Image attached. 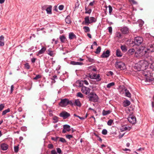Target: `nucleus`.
<instances>
[{"label": "nucleus", "instance_id": "f257e3e1", "mask_svg": "<svg viewBox=\"0 0 154 154\" xmlns=\"http://www.w3.org/2000/svg\"><path fill=\"white\" fill-rule=\"evenodd\" d=\"M68 105L72 106H73V101L72 100H69L67 98H64L61 99L59 103V105L62 107H65Z\"/></svg>", "mask_w": 154, "mask_h": 154}, {"label": "nucleus", "instance_id": "f03ea898", "mask_svg": "<svg viewBox=\"0 0 154 154\" xmlns=\"http://www.w3.org/2000/svg\"><path fill=\"white\" fill-rule=\"evenodd\" d=\"M148 39L149 41L147 44V50L149 51V52H154V44H150L152 43V41L154 39V37L149 35V36Z\"/></svg>", "mask_w": 154, "mask_h": 154}, {"label": "nucleus", "instance_id": "7ed1b4c3", "mask_svg": "<svg viewBox=\"0 0 154 154\" xmlns=\"http://www.w3.org/2000/svg\"><path fill=\"white\" fill-rule=\"evenodd\" d=\"M87 97L89 99V101L94 102H97L99 99L97 95L94 92L90 93Z\"/></svg>", "mask_w": 154, "mask_h": 154}, {"label": "nucleus", "instance_id": "20e7f679", "mask_svg": "<svg viewBox=\"0 0 154 154\" xmlns=\"http://www.w3.org/2000/svg\"><path fill=\"white\" fill-rule=\"evenodd\" d=\"M84 19L85 24L87 25L93 23H95L97 21V19L94 17H89V16H86L85 18Z\"/></svg>", "mask_w": 154, "mask_h": 154}, {"label": "nucleus", "instance_id": "39448f33", "mask_svg": "<svg viewBox=\"0 0 154 154\" xmlns=\"http://www.w3.org/2000/svg\"><path fill=\"white\" fill-rule=\"evenodd\" d=\"M116 67L117 69L121 70L124 69L126 68L125 64L122 62H117L115 64Z\"/></svg>", "mask_w": 154, "mask_h": 154}, {"label": "nucleus", "instance_id": "423d86ee", "mask_svg": "<svg viewBox=\"0 0 154 154\" xmlns=\"http://www.w3.org/2000/svg\"><path fill=\"white\" fill-rule=\"evenodd\" d=\"M134 40L135 44L137 46H139L142 43L143 39L142 37L138 36L135 37Z\"/></svg>", "mask_w": 154, "mask_h": 154}, {"label": "nucleus", "instance_id": "0eeeda50", "mask_svg": "<svg viewBox=\"0 0 154 154\" xmlns=\"http://www.w3.org/2000/svg\"><path fill=\"white\" fill-rule=\"evenodd\" d=\"M70 116V114L69 113L65 111H62L59 114V116L60 117L63 118V119L67 118Z\"/></svg>", "mask_w": 154, "mask_h": 154}, {"label": "nucleus", "instance_id": "6e6552de", "mask_svg": "<svg viewBox=\"0 0 154 154\" xmlns=\"http://www.w3.org/2000/svg\"><path fill=\"white\" fill-rule=\"evenodd\" d=\"M122 90H124L125 91V96L126 97L131 98V94L129 91V90H127V88L124 86L122 87H121Z\"/></svg>", "mask_w": 154, "mask_h": 154}, {"label": "nucleus", "instance_id": "1a4fd4ad", "mask_svg": "<svg viewBox=\"0 0 154 154\" xmlns=\"http://www.w3.org/2000/svg\"><path fill=\"white\" fill-rule=\"evenodd\" d=\"M139 65L143 67H146L148 66L149 64L148 62L145 60H140L139 62Z\"/></svg>", "mask_w": 154, "mask_h": 154}, {"label": "nucleus", "instance_id": "9d476101", "mask_svg": "<svg viewBox=\"0 0 154 154\" xmlns=\"http://www.w3.org/2000/svg\"><path fill=\"white\" fill-rule=\"evenodd\" d=\"M128 121L131 124H134L136 122V118L135 116L132 115H130L127 118Z\"/></svg>", "mask_w": 154, "mask_h": 154}, {"label": "nucleus", "instance_id": "9b49d317", "mask_svg": "<svg viewBox=\"0 0 154 154\" xmlns=\"http://www.w3.org/2000/svg\"><path fill=\"white\" fill-rule=\"evenodd\" d=\"M90 88L85 86H82L81 88L82 92L86 95H88L90 93Z\"/></svg>", "mask_w": 154, "mask_h": 154}, {"label": "nucleus", "instance_id": "f8f14e48", "mask_svg": "<svg viewBox=\"0 0 154 154\" xmlns=\"http://www.w3.org/2000/svg\"><path fill=\"white\" fill-rule=\"evenodd\" d=\"M71 130L70 126L68 125H63V129L62 132L63 133H66L67 131L69 132Z\"/></svg>", "mask_w": 154, "mask_h": 154}, {"label": "nucleus", "instance_id": "ddd939ff", "mask_svg": "<svg viewBox=\"0 0 154 154\" xmlns=\"http://www.w3.org/2000/svg\"><path fill=\"white\" fill-rule=\"evenodd\" d=\"M121 31L122 34H128L130 30L129 28L127 26H124L121 29Z\"/></svg>", "mask_w": 154, "mask_h": 154}, {"label": "nucleus", "instance_id": "4468645a", "mask_svg": "<svg viewBox=\"0 0 154 154\" xmlns=\"http://www.w3.org/2000/svg\"><path fill=\"white\" fill-rule=\"evenodd\" d=\"M9 146L7 144L2 143H0V149L3 151L7 150Z\"/></svg>", "mask_w": 154, "mask_h": 154}, {"label": "nucleus", "instance_id": "2eb2a0df", "mask_svg": "<svg viewBox=\"0 0 154 154\" xmlns=\"http://www.w3.org/2000/svg\"><path fill=\"white\" fill-rule=\"evenodd\" d=\"M110 51L109 50H107L106 51H104L101 55L102 58H107L110 55Z\"/></svg>", "mask_w": 154, "mask_h": 154}, {"label": "nucleus", "instance_id": "dca6fc26", "mask_svg": "<svg viewBox=\"0 0 154 154\" xmlns=\"http://www.w3.org/2000/svg\"><path fill=\"white\" fill-rule=\"evenodd\" d=\"M67 62L68 63L73 65H79L81 66L84 64V63L82 62H75L73 61H69Z\"/></svg>", "mask_w": 154, "mask_h": 154}, {"label": "nucleus", "instance_id": "f3484780", "mask_svg": "<svg viewBox=\"0 0 154 154\" xmlns=\"http://www.w3.org/2000/svg\"><path fill=\"white\" fill-rule=\"evenodd\" d=\"M46 48L44 46H42V48L36 54L38 56H39L40 54H43L46 51Z\"/></svg>", "mask_w": 154, "mask_h": 154}, {"label": "nucleus", "instance_id": "a211bd4d", "mask_svg": "<svg viewBox=\"0 0 154 154\" xmlns=\"http://www.w3.org/2000/svg\"><path fill=\"white\" fill-rule=\"evenodd\" d=\"M46 53L52 57H54L55 54L54 51H51L49 49L46 51Z\"/></svg>", "mask_w": 154, "mask_h": 154}, {"label": "nucleus", "instance_id": "6ab92c4d", "mask_svg": "<svg viewBox=\"0 0 154 154\" xmlns=\"http://www.w3.org/2000/svg\"><path fill=\"white\" fill-rule=\"evenodd\" d=\"M69 38L70 40H72L74 38L76 39V36L73 32H70L69 34Z\"/></svg>", "mask_w": 154, "mask_h": 154}, {"label": "nucleus", "instance_id": "aec40b11", "mask_svg": "<svg viewBox=\"0 0 154 154\" xmlns=\"http://www.w3.org/2000/svg\"><path fill=\"white\" fill-rule=\"evenodd\" d=\"M52 6L51 5H48L46 11L47 13L48 14H52Z\"/></svg>", "mask_w": 154, "mask_h": 154}, {"label": "nucleus", "instance_id": "412c9836", "mask_svg": "<svg viewBox=\"0 0 154 154\" xmlns=\"http://www.w3.org/2000/svg\"><path fill=\"white\" fill-rule=\"evenodd\" d=\"M131 104V102L128 100H124L123 103V105L124 107H126L129 106Z\"/></svg>", "mask_w": 154, "mask_h": 154}, {"label": "nucleus", "instance_id": "4be33fe9", "mask_svg": "<svg viewBox=\"0 0 154 154\" xmlns=\"http://www.w3.org/2000/svg\"><path fill=\"white\" fill-rule=\"evenodd\" d=\"M73 103V105L79 107H81L82 105L79 99L75 100L74 103Z\"/></svg>", "mask_w": 154, "mask_h": 154}, {"label": "nucleus", "instance_id": "5701e85b", "mask_svg": "<svg viewBox=\"0 0 154 154\" xmlns=\"http://www.w3.org/2000/svg\"><path fill=\"white\" fill-rule=\"evenodd\" d=\"M65 21L66 23L70 24L71 22V18L69 15H68L66 18Z\"/></svg>", "mask_w": 154, "mask_h": 154}, {"label": "nucleus", "instance_id": "b1692460", "mask_svg": "<svg viewBox=\"0 0 154 154\" xmlns=\"http://www.w3.org/2000/svg\"><path fill=\"white\" fill-rule=\"evenodd\" d=\"M131 129V128L129 126H124L121 129L122 131H123L126 130L129 131Z\"/></svg>", "mask_w": 154, "mask_h": 154}, {"label": "nucleus", "instance_id": "393cba45", "mask_svg": "<svg viewBox=\"0 0 154 154\" xmlns=\"http://www.w3.org/2000/svg\"><path fill=\"white\" fill-rule=\"evenodd\" d=\"M59 38L61 42L64 43L65 42L66 38L64 35H62L60 36Z\"/></svg>", "mask_w": 154, "mask_h": 154}, {"label": "nucleus", "instance_id": "a878e982", "mask_svg": "<svg viewBox=\"0 0 154 154\" xmlns=\"http://www.w3.org/2000/svg\"><path fill=\"white\" fill-rule=\"evenodd\" d=\"M110 111L109 110L106 111L105 110H103L102 112V115L103 116H105L110 114Z\"/></svg>", "mask_w": 154, "mask_h": 154}, {"label": "nucleus", "instance_id": "bb28decb", "mask_svg": "<svg viewBox=\"0 0 154 154\" xmlns=\"http://www.w3.org/2000/svg\"><path fill=\"white\" fill-rule=\"evenodd\" d=\"M116 55L119 57H121L122 56V54L119 49H117L116 51Z\"/></svg>", "mask_w": 154, "mask_h": 154}, {"label": "nucleus", "instance_id": "cd10ccee", "mask_svg": "<svg viewBox=\"0 0 154 154\" xmlns=\"http://www.w3.org/2000/svg\"><path fill=\"white\" fill-rule=\"evenodd\" d=\"M135 50L134 48L130 49L128 51V54L129 55H132L134 53Z\"/></svg>", "mask_w": 154, "mask_h": 154}, {"label": "nucleus", "instance_id": "c85d7f7f", "mask_svg": "<svg viewBox=\"0 0 154 154\" xmlns=\"http://www.w3.org/2000/svg\"><path fill=\"white\" fill-rule=\"evenodd\" d=\"M10 110L9 108H8L7 109H6L3 111L2 113V116H4L8 112H10Z\"/></svg>", "mask_w": 154, "mask_h": 154}, {"label": "nucleus", "instance_id": "c756f323", "mask_svg": "<svg viewBox=\"0 0 154 154\" xmlns=\"http://www.w3.org/2000/svg\"><path fill=\"white\" fill-rule=\"evenodd\" d=\"M85 32H89L90 31L89 28L87 26H85L83 28Z\"/></svg>", "mask_w": 154, "mask_h": 154}, {"label": "nucleus", "instance_id": "7c9ffc66", "mask_svg": "<svg viewBox=\"0 0 154 154\" xmlns=\"http://www.w3.org/2000/svg\"><path fill=\"white\" fill-rule=\"evenodd\" d=\"M58 117L56 116H54L53 118V119L54 120L53 122L56 123L58 122Z\"/></svg>", "mask_w": 154, "mask_h": 154}, {"label": "nucleus", "instance_id": "2f4dec72", "mask_svg": "<svg viewBox=\"0 0 154 154\" xmlns=\"http://www.w3.org/2000/svg\"><path fill=\"white\" fill-rule=\"evenodd\" d=\"M121 48L122 51L124 52H125L127 51L126 47L125 45H121Z\"/></svg>", "mask_w": 154, "mask_h": 154}, {"label": "nucleus", "instance_id": "473e14b6", "mask_svg": "<svg viewBox=\"0 0 154 154\" xmlns=\"http://www.w3.org/2000/svg\"><path fill=\"white\" fill-rule=\"evenodd\" d=\"M115 85V83L112 82L107 84V88H110L111 87Z\"/></svg>", "mask_w": 154, "mask_h": 154}, {"label": "nucleus", "instance_id": "72a5a7b5", "mask_svg": "<svg viewBox=\"0 0 154 154\" xmlns=\"http://www.w3.org/2000/svg\"><path fill=\"white\" fill-rule=\"evenodd\" d=\"M25 68L27 69H30V66L29 64L27 63H26L24 64Z\"/></svg>", "mask_w": 154, "mask_h": 154}, {"label": "nucleus", "instance_id": "f704fd0d", "mask_svg": "<svg viewBox=\"0 0 154 154\" xmlns=\"http://www.w3.org/2000/svg\"><path fill=\"white\" fill-rule=\"evenodd\" d=\"M19 151V145L14 146V151L15 152L17 153Z\"/></svg>", "mask_w": 154, "mask_h": 154}, {"label": "nucleus", "instance_id": "c9c22d12", "mask_svg": "<svg viewBox=\"0 0 154 154\" xmlns=\"http://www.w3.org/2000/svg\"><path fill=\"white\" fill-rule=\"evenodd\" d=\"M113 75V72L111 71H109L107 72L106 74V75L108 76H112Z\"/></svg>", "mask_w": 154, "mask_h": 154}, {"label": "nucleus", "instance_id": "e433bc0d", "mask_svg": "<svg viewBox=\"0 0 154 154\" xmlns=\"http://www.w3.org/2000/svg\"><path fill=\"white\" fill-rule=\"evenodd\" d=\"M101 47L100 46L98 47L96 49V51L95 52L97 54H99L100 51H101Z\"/></svg>", "mask_w": 154, "mask_h": 154}, {"label": "nucleus", "instance_id": "4c0bfd02", "mask_svg": "<svg viewBox=\"0 0 154 154\" xmlns=\"http://www.w3.org/2000/svg\"><path fill=\"white\" fill-rule=\"evenodd\" d=\"M48 147L50 149H53L54 148V146L52 144H49L48 145Z\"/></svg>", "mask_w": 154, "mask_h": 154}, {"label": "nucleus", "instance_id": "58836bf2", "mask_svg": "<svg viewBox=\"0 0 154 154\" xmlns=\"http://www.w3.org/2000/svg\"><path fill=\"white\" fill-rule=\"evenodd\" d=\"M102 133L104 135H106L107 134V131L106 129H103L102 131Z\"/></svg>", "mask_w": 154, "mask_h": 154}, {"label": "nucleus", "instance_id": "ea45409f", "mask_svg": "<svg viewBox=\"0 0 154 154\" xmlns=\"http://www.w3.org/2000/svg\"><path fill=\"white\" fill-rule=\"evenodd\" d=\"M139 22V26L140 27H141L144 24V22L143 21L141 20H140Z\"/></svg>", "mask_w": 154, "mask_h": 154}, {"label": "nucleus", "instance_id": "a19ab883", "mask_svg": "<svg viewBox=\"0 0 154 154\" xmlns=\"http://www.w3.org/2000/svg\"><path fill=\"white\" fill-rule=\"evenodd\" d=\"M59 140L63 143H66V142L65 139L63 137H60Z\"/></svg>", "mask_w": 154, "mask_h": 154}, {"label": "nucleus", "instance_id": "79ce46f5", "mask_svg": "<svg viewBox=\"0 0 154 154\" xmlns=\"http://www.w3.org/2000/svg\"><path fill=\"white\" fill-rule=\"evenodd\" d=\"M77 96L81 98H82L83 97V95L80 92H78L77 93Z\"/></svg>", "mask_w": 154, "mask_h": 154}, {"label": "nucleus", "instance_id": "37998d69", "mask_svg": "<svg viewBox=\"0 0 154 154\" xmlns=\"http://www.w3.org/2000/svg\"><path fill=\"white\" fill-rule=\"evenodd\" d=\"M113 122V121L112 120L109 119V120H108V121L107 122V125H108L111 126L112 125V123Z\"/></svg>", "mask_w": 154, "mask_h": 154}, {"label": "nucleus", "instance_id": "c03bdc74", "mask_svg": "<svg viewBox=\"0 0 154 154\" xmlns=\"http://www.w3.org/2000/svg\"><path fill=\"white\" fill-rule=\"evenodd\" d=\"M41 78V75H36L34 78L33 79L37 80Z\"/></svg>", "mask_w": 154, "mask_h": 154}, {"label": "nucleus", "instance_id": "a18cd8bd", "mask_svg": "<svg viewBox=\"0 0 154 154\" xmlns=\"http://www.w3.org/2000/svg\"><path fill=\"white\" fill-rule=\"evenodd\" d=\"M108 7L109 8V14L110 15L111 14V13L112 11V6L110 5H109L108 6Z\"/></svg>", "mask_w": 154, "mask_h": 154}, {"label": "nucleus", "instance_id": "49530a36", "mask_svg": "<svg viewBox=\"0 0 154 154\" xmlns=\"http://www.w3.org/2000/svg\"><path fill=\"white\" fill-rule=\"evenodd\" d=\"M74 116L79 118L80 119L82 120H84L85 119V118L84 117H80L79 116L76 115V114H74Z\"/></svg>", "mask_w": 154, "mask_h": 154}, {"label": "nucleus", "instance_id": "de8ad7c7", "mask_svg": "<svg viewBox=\"0 0 154 154\" xmlns=\"http://www.w3.org/2000/svg\"><path fill=\"white\" fill-rule=\"evenodd\" d=\"M95 79H96L97 81H100L101 80V79L100 78V74H98L96 75Z\"/></svg>", "mask_w": 154, "mask_h": 154}, {"label": "nucleus", "instance_id": "09e8293b", "mask_svg": "<svg viewBox=\"0 0 154 154\" xmlns=\"http://www.w3.org/2000/svg\"><path fill=\"white\" fill-rule=\"evenodd\" d=\"M66 138L68 139L69 140H70L71 138L73 137L72 135L70 134L66 135Z\"/></svg>", "mask_w": 154, "mask_h": 154}, {"label": "nucleus", "instance_id": "8fccbe9b", "mask_svg": "<svg viewBox=\"0 0 154 154\" xmlns=\"http://www.w3.org/2000/svg\"><path fill=\"white\" fill-rule=\"evenodd\" d=\"M5 107V104H0V111H2Z\"/></svg>", "mask_w": 154, "mask_h": 154}, {"label": "nucleus", "instance_id": "3c124183", "mask_svg": "<svg viewBox=\"0 0 154 154\" xmlns=\"http://www.w3.org/2000/svg\"><path fill=\"white\" fill-rule=\"evenodd\" d=\"M48 6V5H43V6H42V9L43 10H46V8H47Z\"/></svg>", "mask_w": 154, "mask_h": 154}, {"label": "nucleus", "instance_id": "603ef678", "mask_svg": "<svg viewBox=\"0 0 154 154\" xmlns=\"http://www.w3.org/2000/svg\"><path fill=\"white\" fill-rule=\"evenodd\" d=\"M36 48V47H34V46H32L29 49V51H35V50Z\"/></svg>", "mask_w": 154, "mask_h": 154}, {"label": "nucleus", "instance_id": "864d4df0", "mask_svg": "<svg viewBox=\"0 0 154 154\" xmlns=\"http://www.w3.org/2000/svg\"><path fill=\"white\" fill-rule=\"evenodd\" d=\"M79 3L78 2V1L77 2L75 3V6L74 7V8L75 9L76 8H78L79 7Z\"/></svg>", "mask_w": 154, "mask_h": 154}, {"label": "nucleus", "instance_id": "5fc2aeb1", "mask_svg": "<svg viewBox=\"0 0 154 154\" xmlns=\"http://www.w3.org/2000/svg\"><path fill=\"white\" fill-rule=\"evenodd\" d=\"M56 149L57 150V152L58 153L60 154L61 153L62 151L61 149L60 148H57Z\"/></svg>", "mask_w": 154, "mask_h": 154}, {"label": "nucleus", "instance_id": "6e6d98bb", "mask_svg": "<svg viewBox=\"0 0 154 154\" xmlns=\"http://www.w3.org/2000/svg\"><path fill=\"white\" fill-rule=\"evenodd\" d=\"M21 129L23 131H26L27 130V128L25 126L22 127L21 128Z\"/></svg>", "mask_w": 154, "mask_h": 154}, {"label": "nucleus", "instance_id": "4d7b16f0", "mask_svg": "<svg viewBox=\"0 0 154 154\" xmlns=\"http://www.w3.org/2000/svg\"><path fill=\"white\" fill-rule=\"evenodd\" d=\"M108 30L109 32L111 34L112 32V28L111 26H109L108 27Z\"/></svg>", "mask_w": 154, "mask_h": 154}, {"label": "nucleus", "instance_id": "13d9d810", "mask_svg": "<svg viewBox=\"0 0 154 154\" xmlns=\"http://www.w3.org/2000/svg\"><path fill=\"white\" fill-rule=\"evenodd\" d=\"M59 138L58 137H52L51 138V140H54V141H57L58 139Z\"/></svg>", "mask_w": 154, "mask_h": 154}, {"label": "nucleus", "instance_id": "bf43d9fd", "mask_svg": "<svg viewBox=\"0 0 154 154\" xmlns=\"http://www.w3.org/2000/svg\"><path fill=\"white\" fill-rule=\"evenodd\" d=\"M94 59L93 58H88L87 62H89L91 63H92L94 62Z\"/></svg>", "mask_w": 154, "mask_h": 154}, {"label": "nucleus", "instance_id": "052dcab7", "mask_svg": "<svg viewBox=\"0 0 154 154\" xmlns=\"http://www.w3.org/2000/svg\"><path fill=\"white\" fill-rule=\"evenodd\" d=\"M129 1L134 5H136L137 3V2L134 0H129Z\"/></svg>", "mask_w": 154, "mask_h": 154}, {"label": "nucleus", "instance_id": "680f3d73", "mask_svg": "<svg viewBox=\"0 0 154 154\" xmlns=\"http://www.w3.org/2000/svg\"><path fill=\"white\" fill-rule=\"evenodd\" d=\"M64 8V6L63 5H60L58 7L59 9L61 11L63 10Z\"/></svg>", "mask_w": 154, "mask_h": 154}, {"label": "nucleus", "instance_id": "e2e57ef3", "mask_svg": "<svg viewBox=\"0 0 154 154\" xmlns=\"http://www.w3.org/2000/svg\"><path fill=\"white\" fill-rule=\"evenodd\" d=\"M116 37L119 38H121L122 37V35L121 33L119 32H118L116 34Z\"/></svg>", "mask_w": 154, "mask_h": 154}, {"label": "nucleus", "instance_id": "0e129e2a", "mask_svg": "<svg viewBox=\"0 0 154 154\" xmlns=\"http://www.w3.org/2000/svg\"><path fill=\"white\" fill-rule=\"evenodd\" d=\"M92 11V10L91 9H89L87 11H85V14H90Z\"/></svg>", "mask_w": 154, "mask_h": 154}, {"label": "nucleus", "instance_id": "69168bd1", "mask_svg": "<svg viewBox=\"0 0 154 154\" xmlns=\"http://www.w3.org/2000/svg\"><path fill=\"white\" fill-rule=\"evenodd\" d=\"M51 154H57V152L55 150L53 149L51 151Z\"/></svg>", "mask_w": 154, "mask_h": 154}, {"label": "nucleus", "instance_id": "338daca9", "mask_svg": "<svg viewBox=\"0 0 154 154\" xmlns=\"http://www.w3.org/2000/svg\"><path fill=\"white\" fill-rule=\"evenodd\" d=\"M149 81H148L147 79H146V80L147 82H152V81H154V78H151V79H148Z\"/></svg>", "mask_w": 154, "mask_h": 154}, {"label": "nucleus", "instance_id": "774afa93", "mask_svg": "<svg viewBox=\"0 0 154 154\" xmlns=\"http://www.w3.org/2000/svg\"><path fill=\"white\" fill-rule=\"evenodd\" d=\"M95 2V1L94 0L92 2H91L89 4V5L91 6H93L94 5V4Z\"/></svg>", "mask_w": 154, "mask_h": 154}]
</instances>
